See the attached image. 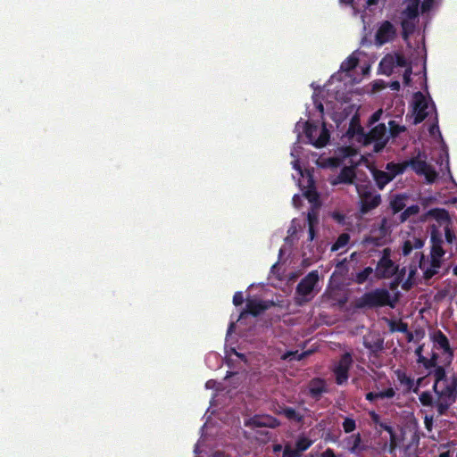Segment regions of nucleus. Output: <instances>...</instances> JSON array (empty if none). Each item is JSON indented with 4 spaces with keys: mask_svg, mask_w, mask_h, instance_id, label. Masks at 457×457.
<instances>
[{
    "mask_svg": "<svg viewBox=\"0 0 457 457\" xmlns=\"http://www.w3.org/2000/svg\"><path fill=\"white\" fill-rule=\"evenodd\" d=\"M435 396L430 391H423L419 400L424 407H435L438 416H444L457 401V375L448 377L443 366L433 370Z\"/></svg>",
    "mask_w": 457,
    "mask_h": 457,
    "instance_id": "nucleus-1",
    "label": "nucleus"
},
{
    "mask_svg": "<svg viewBox=\"0 0 457 457\" xmlns=\"http://www.w3.org/2000/svg\"><path fill=\"white\" fill-rule=\"evenodd\" d=\"M428 228L430 233L429 242L431 245L429 260L426 259L422 252H417L414 255V258L419 261L420 269L423 271V278L427 281L438 273L443 264V257L445 254V251L443 248V236L438 226L431 224Z\"/></svg>",
    "mask_w": 457,
    "mask_h": 457,
    "instance_id": "nucleus-2",
    "label": "nucleus"
},
{
    "mask_svg": "<svg viewBox=\"0 0 457 457\" xmlns=\"http://www.w3.org/2000/svg\"><path fill=\"white\" fill-rule=\"evenodd\" d=\"M395 307V303L391 301V295L388 290L384 288H377L370 292L364 293L358 300L357 307L359 308H376L383 306Z\"/></svg>",
    "mask_w": 457,
    "mask_h": 457,
    "instance_id": "nucleus-3",
    "label": "nucleus"
},
{
    "mask_svg": "<svg viewBox=\"0 0 457 457\" xmlns=\"http://www.w3.org/2000/svg\"><path fill=\"white\" fill-rule=\"evenodd\" d=\"M388 140L389 137L387 136L386 125L379 123L371 129L370 132L365 133L362 144L368 145L374 143L373 151L379 153L386 147Z\"/></svg>",
    "mask_w": 457,
    "mask_h": 457,
    "instance_id": "nucleus-4",
    "label": "nucleus"
},
{
    "mask_svg": "<svg viewBox=\"0 0 457 457\" xmlns=\"http://www.w3.org/2000/svg\"><path fill=\"white\" fill-rule=\"evenodd\" d=\"M408 62L402 53L386 54L378 64L380 73L390 76L395 67H406Z\"/></svg>",
    "mask_w": 457,
    "mask_h": 457,
    "instance_id": "nucleus-5",
    "label": "nucleus"
},
{
    "mask_svg": "<svg viewBox=\"0 0 457 457\" xmlns=\"http://www.w3.org/2000/svg\"><path fill=\"white\" fill-rule=\"evenodd\" d=\"M353 360L352 353L346 352L343 353L333 369V373L335 375L336 383L337 385H343L347 382L349 378V370L353 366Z\"/></svg>",
    "mask_w": 457,
    "mask_h": 457,
    "instance_id": "nucleus-6",
    "label": "nucleus"
},
{
    "mask_svg": "<svg viewBox=\"0 0 457 457\" xmlns=\"http://www.w3.org/2000/svg\"><path fill=\"white\" fill-rule=\"evenodd\" d=\"M406 167H411L416 174L423 175L428 183H433L437 178V173L435 169L428 164L425 160H420V155L405 161Z\"/></svg>",
    "mask_w": 457,
    "mask_h": 457,
    "instance_id": "nucleus-7",
    "label": "nucleus"
},
{
    "mask_svg": "<svg viewBox=\"0 0 457 457\" xmlns=\"http://www.w3.org/2000/svg\"><path fill=\"white\" fill-rule=\"evenodd\" d=\"M428 103L421 92H416L413 95V121L414 125L422 122L428 115Z\"/></svg>",
    "mask_w": 457,
    "mask_h": 457,
    "instance_id": "nucleus-8",
    "label": "nucleus"
},
{
    "mask_svg": "<svg viewBox=\"0 0 457 457\" xmlns=\"http://www.w3.org/2000/svg\"><path fill=\"white\" fill-rule=\"evenodd\" d=\"M397 35L396 28L389 21H385L379 25L375 34V44L381 46L388 42L393 41Z\"/></svg>",
    "mask_w": 457,
    "mask_h": 457,
    "instance_id": "nucleus-9",
    "label": "nucleus"
},
{
    "mask_svg": "<svg viewBox=\"0 0 457 457\" xmlns=\"http://www.w3.org/2000/svg\"><path fill=\"white\" fill-rule=\"evenodd\" d=\"M399 266L392 260L379 259L376 269L375 277L378 279L390 278L398 272Z\"/></svg>",
    "mask_w": 457,
    "mask_h": 457,
    "instance_id": "nucleus-10",
    "label": "nucleus"
},
{
    "mask_svg": "<svg viewBox=\"0 0 457 457\" xmlns=\"http://www.w3.org/2000/svg\"><path fill=\"white\" fill-rule=\"evenodd\" d=\"M319 280L318 271L312 270L308 273L301 281L298 283L296 287V294L301 296H307L314 289L316 283Z\"/></svg>",
    "mask_w": 457,
    "mask_h": 457,
    "instance_id": "nucleus-11",
    "label": "nucleus"
},
{
    "mask_svg": "<svg viewBox=\"0 0 457 457\" xmlns=\"http://www.w3.org/2000/svg\"><path fill=\"white\" fill-rule=\"evenodd\" d=\"M314 131H317V127L306 123L305 134L310 142L317 148L324 147L329 141L330 135L328 130L324 126L317 139H313L312 137V133Z\"/></svg>",
    "mask_w": 457,
    "mask_h": 457,
    "instance_id": "nucleus-12",
    "label": "nucleus"
},
{
    "mask_svg": "<svg viewBox=\"0 0 457 457\" xmlns=\"http://www.w3.org/2000/svg\"><path fill=\"white\" fill-rule=\"evenodd\" d=\"M381 203V196L379 194H374L370 191H366L361 195V213H368L369 212L377 208Z\"/></svg>",
    "mask_w": 457,
    "mask_h": 457,
    "instance_id": "nucleus-13",
    "label": "nucleus"
},
{
    "mask_svg": "<svg viewBox=\"0 0 457 457\" xmlns=\"http://www.w3.org/2000/svg\"><path fill=\"white\" fill-rule=\"evenodd\" d=\"M363 345L370 354L377 355L384 349V338L379 334H369L363 337Z\"/></svg>",
    "mask_w": 457,
    "mask_h": 457,
    "instance_id": "nucleus-14",
    "label": "nucleus"
},
{
    "mask_svg": "<svg viewBox=\"0 0 457 457\" xmlns=\"http://www.w3.org/2000/svg\"><path fill=\"white\" fill-rule=\"evenodd\" d=\"M253 428H275L279 426V421L272 416H258L255 415L246 423Z\"/></svg>",
    "mask_w": 457,
    "mask_h": 457,
    "instance_id": "nucleus-15",
    "label": "nucleus"
},
{
    "mask_svg": "<svg viewBox=\"0 0 457 457\" xmlns=\"http://www.w3.org/2000/svg\"><path fill=\"white\" fill-rule=\"evenodd\" d=\"M356 178V173L353 166H345L341 169L339 174L331 180V185L337 186L338 184H353Z\"/></svg>",
    "mask_w": 457,
    "mask_h": 457,
    "instance_id": "nucleus-16",
    "label": "nucleus"
},
{
    "mask_svg": "<svg viewBox=\"0 0 457 457\" xmlns=\"http://www.w3.org/2000/svg\"><path fill=\"white\" fill-rule=\"evenodd\" d=\"M273 305V302L262 300H248L245 312L256 317Z\"/></svg>",
    "mask_w": 457,
    "mask_h": 457,
    "instance_id": "nucleus-17",
    "label": "nucleus"
},
{
    "mask_svg": "<svg viewBox=\"0 0 457 457\" xmlns=\"http://www.w3.org/2000/svg\"><path fill=\"white\" fill-rule=\"evenodd\" d=\"M308 390L310 396L318 401L327 392L326 381L320 378H313L309 383Z\"/></svg>",
    "mask_w": 457,
    "mask_h": 457,
    "instance_id": "nucleus-18",
    "label": "nucleus"
},
{
    "mask_svg": "<svg viewBox=\"0 0 457 457\" xmlns=\"http://www.w3.org/2000/svg\"><path fill=\"white\" fill-rule=\"evenodd\" d=\"M431 338L437 349L443 350L445 353L449 354L451 357L453 356V351L450 346L449 340L441 330H436L431 336Z\"/></svg>",
    "mask_w": 457,
    "mask_h": 457,
    "instance_id": "nucleus-19",
    "label": "nucleus"
},
{
    "mask_svg": "<svg viewBox=\"0 0 457 457\" xmlns=\"http://www.w3.org/2000/svg\"><path fill=\"white\" fill-rule=\"evenodd\" d=\"M425 216H430L435 219L439 226H443L445 228V224L452 225V219L447 210L444 208H432L428 210Z\"/></svg>",
    "mask_w": 457,
    "mask_h": 457,
    "instance_id": "nucleus-20",
    "label": "nucleus"
},
{
    "mask_svg": "<svg viewBox=\"0 0 457 457\" xmlns=\"http://www.w3.org/2000/svg\"><path fill=\"white\" fill-rule=\"evenodd\" d=\"M345 443L346 445L345 448L351 453H358L364 450V447L361 446V436L360 433L353 434L346 437Z\"/></svg>",
    "mask_w": 457,
    "mask_h": 457,
    "instance_id": "nucleus-21",
    "label": "nucleus"
},
{
    "mask_svg": "<svg viewBox=\"0 0 457 457\" xmlns=\"http://www.w3.org/2000/svg\"><path fill=\"white\" fill-rule=\"evenodd\" d=\"M395 375L397 377L398 381L405 386L407 391L412 390L414 393H418L421 378H419L418 385L414 387V379L410 376H407V374L404 371L397 370H395Z\"/></svg>",
    "mask_w": 457,
    "mask_h": 457,
    "instance_id": "nucleus-22",
    "label": "nucleus"
},
{
    "mask_svg": "<svg viewBox=\"0 0 457 457\" xmlns=\"http://www.w3.org/2000/svg\"><path fill=\"white\" fill-rule=\"evenodd\" d=\"M425 241L420 237L407 239L403 243L402 253L403 256L409 255L413 249H420L424 246Z\"/></svg>",
    "mask_w": 457,
    "mask_h": 457,
    "instance_id": "nucleus-23",
    "label": "nucleus"
},
{
    "mask_svg": "<svg viewBox=\"0 0 457 457\" xmlns=\"http://www.w3.org/2000/svg\"><path fill=\"white\" fill-rule=\"evenodd\" d=\"M347 135L351 137L354 136L360 137V141H363V137L365 135L364 129L360 124L359 118L357 116H353L350 121L349 128L347 129Z\"/></svg>",
    "mask_w": 457,
    "mask_h": 457,
    "instance_id": "nucleus-24",
    "label": "nucleus"
},
{
    "mask_svg": "<svg viewBox=\"0 0 457 457\" xmlns=\"http://www.w3.org/2000/svg\"><path fill=\"white\" fill-rule=\"evenodd\" d=\"M371 173L377 187L380 190H382L386 185L392 181V177H390L386 171L374 169L371 170Z\"/></svg>",
    "mask_w": 457,
    "mask_h": 457,
    "instance_id": "nucleus-25",
    "label": "nucleus"
},
{
    "mask_svg": "<svg viewBox=\"0 0 457 457\" xmlns=\"http://www.w3.org/2000/svg\"><path fill=\"white\" fill-rule=\"evenodd\" d=\"M420 0H407V5L403 11V14L409 20H414L419 15V6Z\"/></svg>",
    "mask_w": 457,
    "mask_h": 457,
    "instance_id": "nucleus-26",
    "label": "nucleus"
},
{
    "mask_svg": "<svg viewBox=\"0 0 457 457\" xmlns=\"http://www.w3.org/2000/svg\"><path fill=\"white\" fill-rule=\"evenodd\" d=\"M406 162L395 163V162H388L386 166V172L390 177H392V180L400 174H403L406 170Z\"/></svg>",
    "mask_w": 457,
    "mask_h": 457,
    "instance_id": "nucleus-27",
    "label": "nucleus"
},
{
    "mask_svg": "<svg viewBox=\"0 0 457 457\" xmlns=\"http://www.w3.org/2000/svg\"><path fill=\"white\" fill-rule=\"evenodd\" d=\"M407 196L404 195H395L393 199L390 201V208L393 211V213H398L403 211L405 207V200Z\"/></svg>",
    "mask_w": 457,
    "mask_h": 457,
    "instance_id": "nucleus-28",
    "label": "nucleus"
},
{
    "mask_svg": "<svg viewBox=\"0 0 457 457\" xmlns=\"http://www.w3.org/2000/svg\"><path fill=\"white\" fill-rule=\"evenodd\" d=\"M359 63V58L354 55V54H352L349 55L342 63L340 66V69L343 71H351L354 70Z\"/></svg>",
    "mask_w": 457,
    "mask_h": 457,
    "instance_id": "nucleus-29",
    "label": "nucleus"
},
{
    "mask_svg": "<svg viewBox=\"0 0 457 457\" xmlns=\"http://www.w3.org/2000/svg\"><path fill=\"white\" fill-rule=\"evenodd\" d=\"M374 272V270L371 267H366L360 272L355 274L353 281L359 285L365 283L370 276Z\"/></svg>",
    "mask_w": 457,
    "mask_h": 457,
    "instance_id": "nucleus-30",
    "label": "nucleus"
},
{
    "mask_svg": "<svg viewBox=\"0 0 457 457\" xmlns=\"http://www.w3.org/2000/svg\"><path fill=\"white\" fill-rule=\"evenodd\" d=\"M420 210V209L418 204H412L406 209H403V212H402L399 216L400 222H405L411 216L418 214Z\"/></svg>",
    "mask_w": 457,
    "mask_h": 457,
    "instance_id": "nucleus-31",
    "label": "nucleus"
},
{
    "mask_svg": "<svg viewBox=\"0 0 457 457\" xmlns=\"http://www.w3.org/2000/svg\"><path fill=\"white\" fill-rule=\"evenodd\" d=\"M421 360H417L419 363H421L425 369L429 370L431 368L436 369L439 365H437V353H433L431 358L420 357Z\"/></svg>",
    "mask_w": 457,
    "mask_h": 457,
    "instance_id": "nucleus-32",
    "label": "nucleus"
},
{
    "mask_svg": "<svg viewBox=\"0 0 457 457\" xmlns=\"http://www.w3.org/2000/svg\"><path fill=\"white\" fill-rule=\"evenodd\" d=\"M312 445V441L306 436H300L295 442V448L302 454L303 452L306 451Z\"/></svg>",
    "mask_w": 457,
    "mask_h": 457,
    "instance_id": "nucleus-33",
    "label": "nucleus"
},
{
    "mask_svg": "<svg viewBox=\"0 0 457 457\" xmlns=\"http://www.w3.org/2000/svg\"><path fill=\"white\" fill-rule=\"evenodd\" d=\"M350 240V236L347 233H342L337 237V241L333 244L331 250L337 251L345 246Z\"/></svg>",
    "mask_w": 457,
    "mask_h": 457,
    "instance_id": "nucleus-34",
    "label": "nucleus"
},
{
    "mask_svg": "<svg viewBox=\"0 0 457 457\" xmlns=\"http://www.w3.org/2000/svg\"><path fill=\"white\" fill-rule=\"evenodd\" d=\"M283 414L290 420H295L296 422H302L303 416L301 415L299 412H297L294 408L292 407H286L283 410Z\"/></svg>",
    "mask_w": 457,
    "mask_h": 457,
    "instance_id": "nucleus-35",
    "label": "nucleus"
},
{
    "mask_svg": "<svg viewBox=\"0 0 457 457\" xmlns=\"http://www.w3.org/2000/svg\"><path fill=\"white\" fill-rule=\"evenodd\" d=\"M401 26L403 29L402 36L403 39H407L411 34L414 31V24L411 21L403 20L401 21Z\"/></svg>",
    "mask_w": 457,
    "mask_h": 457,
    "instance_id": "nucleus-36",
    "label": "nucleus"
},
{
    "mask_svg": "<svg viewBox=\"0 0 457 457\" xmlns=\"http://www.w3.org/2000/svg\"><path fill=\"white\" fill-rule=\"evenodd\" d=\"M342 428L345 433L349 434L356 429V421L351 417H345L342 422Z\"/></svg>",
    "mask_w": 457,
    "mask_h": 457,
    "instance_id": "nucleus-37",
    "label": "nucleus"
},
{
    "mask_svg": "<svg viewBox=\"0 0 457 457\" xmlns=\"http://www.w3.org/2000/svg\"><path fill=\"white\" fill-rule=\"evenodd\" d=\"M389 328H390V331H392V332H395V331L402 332V333L408 332V324L402 320H399V321L391 320L389 322Z\"/></svg>",
    "mask_w": 457,
    "mask_h": 457,
    "instance_id": "nucleus-38",
    "label": "nucleus"
},
{
    "mask_svg": "<svg viewBox=\"0 0 457 457\" xmlns=\"http://www.w3.org/2000/svg\"><path fill=\"white\" fill-rule=\"evenodd\" d=\"M308 355V352H303L302 353H299L298 351H287V353H285L283 355H282V360H297V361H301L303 360L305 356Z\"/></svg>",
    "mask_w": 457,
    "mask_h": 457,
    "instance_id": "nucleus-39",
    "label": "nucleus"
},
{
    "mask_svg": "<svg viewBox=\"0 0 457 457\" xmlns=\"http://www.w3.org/2000/svg\"><path fill=\"white\" fill-rule=\"evenodd\" d=\"M389 126V134L392 137H396L400 133L404 132L406 128L404 126H401L397 124L395 120H390L388 122Z\"/></svg>",
    "mask_w": 457,
    "mask_h": 457,
    "instance_id": "nucleus-40",
    "label": "nucleus"
},
{
    "mask_svg": "<svg viewBox=\"0 0 457 457\" xmlns=\"http://www.w3.org/2000/svg\"><path fill=\"white\" fill-rule=\"evenodd\" d=\"M445 240L448 244H453L456 240V236L452 228V225L445 224L444 228Z\"/></svg>",
    "mask_w": 457,
    "mask_h": 457,
    "instance_id": "nucleus-41",
    "label": "nucleus"
},
{
    "mask_svg": "<svg viewBox=\"0 0 457 457\" xmlns=\"http://www.w3.org/2000/svg\"><path fill=\"white\" fill-rule=\"evenodd\" d=\"M299 451L293 449L289 444H287L283 449L282 457H301Z\"/></svg>",
    "mask_w": 457,
    "mask_h": 457,
    "instance_id": "nucleus-42",
    "label": "nucleus"
},
{
    "mask_svg": "<svg viewBox=\"0 0 457 457\" xmlns=\"http://www.w3.org/2000/svg\"><path fill=\"white\" fill-rule=\"evenodd\" d=\"M308 227H315L319 222L318 213L312 209L307 214Z\"/></svg>",
    "mask_w": 457,
    "mask_h": 457,
    "instance_id": "nucleus-43",
    "label": "nucleus"
},
{
    "mask_svg": "<svg viewBox=\"0 0 457 457\" xmlns=\"http://www.w3.org/2000/svg\"><path fill=\"white\" fill-rule=\"evenodd\" d=\"M380 399H391L395 395V391L393 387H388L386 390L378 392Z\"/></svg>",
    "mask_w": 457,
    "mask_h": 457,
    "instance_id": "nucleus-44",
    "label": "nucleus"
},
{
    "mask_svg": "<svg viewBox=\"0 0 457 457\" xmlns=\"http://www.w3.org/2000/svg\"><path fill=\"white\" fill-rule=\"evenodd\" d=\"M364 243L371 244L374 246H380V245H382L381 238L378 237H372V236L365 237Z\"/></svg>",
    "mask_w": 457,
    "mask_h": 457,
    "instance_id": "nucleus-45",
    "label": "nucleus"
},
{
    "mask_svg": "<svg viewBox=\"0 0 457 457\" xmlns=\"http://www.w3.org/2000/svg\"><path fill=\"white\" fill-rule=\"evenodd\" d=\"M411 73H412V69L409 64H407L406 69L403 73L404 85L408 86L410 84Z\"/></svg>",
    "mask_w": 457,
    "mask_h": 457,
    "instance_id": "nucleus-46",
    "label": "nucleus"
},
{
    "mask_svg": "<svg viewBox=\"0 0 457 457\" xmlns=\"http://www.w3.org/2000/svg\"><path fill=\"white\" fill-rule=\"evenodd\" d=\"M434 418L432 415H426L424 418V425L428 431H431L433 428Z\"/></svg>",
    "mask_w": 457,
    "mask_h": 457,
    "instance_id": "nucleus-47",
    "label": "nucleus"
},
{
    "mask_svg": "<svg viewBox=\"0 0 457 457\" xmlns=\"http://www.w3.org/2000/svg\"><path fill=\"white\" fill-rule=\"evenodd\" d=\"M244 303V296L242 292H236L233 296V303L236 306L241 305Z\"/></svg>",
    "mask_w": 457,
    "mask_h": 457,
    "instance_id": "nucleus-48",
    "label": "nucleus"
},
{
    "mask_svg": "<svg viewBox=\"0 0 457 457\" xmlns=\"http://www.w3.org/2000/svg\"><path fill=\"white\" fill-rule=\"evenodd\" d=\"M433 3H434V0H423V2L421 3V12L423 13L430 11V9L432 8V5H433Z\"/></svg>",
    "mask_w": 457,
    "mask_h": 457,
    "instance_id": "nucleus-49",
    "label": "nucleus"
},
{
    "mask_svg": "<svg viewBox=\"0 0 457 457\" xmlns=\"http://www.w3.org/2000/svg\"><path fill=\"white\" fill-rule=\"evenodd\" d=\"M418 268H420L419 264L418 265H416V264H410V266H409V274H408V278H410V279L413 280L414 277L417 274Z\"/></svg>",
    "mask_w": 457,
    "mask_h": 457,
    "instance_id": "nucleus-50",
    "label": "nucleus"
},
{
    "mask_svg": "<svg viewBox=\"0 0 457 457\" xmlns=\"http://www.w3.org/2000/svg\"><path fill=\"white\" fill-rule=\"evenodd\" d=\"M383 112L381 109L376 111L370 118V124H373L377 121H378L381 118V115H382Z\"/></svg>",
    "mask_w": 457,
    "mask_h": 457,
    "instance_id": "nucleus-51",
    "label": "nucleus"
},
{
    "mask_svg": "<svg viewBox=\"0 0 457 457\" xmlns=\"http://www.w3.org/2000/svg\"><path fill=\"white\" fill-rule=\"evenodd\" d=\"M397 447L396 435L390 436L389 453H393Z\"/></svg>",
    "mask_w": 457,
    "mask_h": 457,
    "instance_id": "nucleus-52",
    "label": "nucleus"
},
{
    "mask_svg": "<svg viewBox=\"0 0 457 457\" xmlns=\"http://www.w3.org/2000/svg\"><path fill=\"white\" fill-rule=\"evenodd\" d=\"M366 400L370 401V402H374L378 399H380L379 398V395H378V392L376 393V392H369L366 394V396H365Z\"/></svg>",
    "mask_w": 457,
    "mask_h": 457,
    "instance_id": "nucleus-53",
    "label": "nucleus"
},
{
    "mask_svg": "<svg viewBox=\"0 0 457 457\" xmlns=\"http://www.w3.org/2000/svg\"><path fill=\"white\" fill-rule=\"evenodd\" d=\"M379 427L382 429H384L385 431H386L389 434V436H392V435L395 434V429L393 428V427H391L390 425H387L386 423H380Z\"/></svg>",
    "mask_w": 457,
    "mask_h": 457,
    "instance_id": "nucleus-54",
    "label": "nucleus"
},
{
    "mask_svg": "<svg viewBox=\"0 0 457 457\" xmlns=\"http://www.w3.org/2000/svg\"><path fill=\"white\" fill-rule=\"evenodd\" d=\"M320 457H338L333 449L327 448L324 452L321 453Z\"/></svg>",
    "mask_w": 457,
    "mask_h": 457,
    "instance_id": "nucleus-55",
    "label": "nucleus"
},
{
    "mask_svg": "<svg viewBox=\"0 0 457 457\" xmlns=\"http://www.w3.org/2000/svg\"><path fill=\"white\" fill-rule=\"evenodd\" d=\"M413 286V280L412 279H410V278H407L403 284H402V288L405 291H408L410 290Z\"/></svg>",
    "mask_w": 457,
    "mask_h": 457,
    "instance_id": "nucleus-56",
    "label": "nucleus"
},
{
    "mask_svg": "<svg viewBox=\"0 0 457 457\" xmlns=\"http://www.w3.org/2000/svg\"><path fill=\"white\" fill-rule=\"evenodd\" d=\"M392 251L389 247L384 248L382 251V256L380 259L391 260Z\"/></svg>",
    "mask_w": 457,
    "mask_h": 457,
    "instance_id": "nucleus-57",
    "label": "nucleus"
},
{
    "mask_svg": "<svg viewBox=\"0 0 457 457\" xmlns=\"http://www.w3.org/2000/svg\"><path fill=\"white\" fill-rule=\"evenodd\" d=\"M406 269L403 268L400 271L398 270L396 275V284H400V282L403 280V276L405 275Z\"/></svg>",
    "mask_w": 457,
    "mask_h": 457,
    "instance_id": "nucleus-58",
    "label": "nucleus"
},
{
    "mask_svg": "<svg viewBox=\"0 0 457 457\" xmlns=\"http://www.w3.org/2000/svg\"><path fill=\"white\" fill-rule=\"evenodd\" d=\"M315 237V229L314 227L310 226L308 228V240L312 241Z\"/></svg>",
    "mask_w": 457,
    "mask_h": 457,
    "instance_id": "nucleus-59",
    "label": "nucleus"
},
{
    "mask_svg": "<svg viewBox=\"0 0 457 457\" xmlns=\"http://www.w3.org/2000/svg\"><path fill=\"white\" fill-rule=\"evenodd\" d=\"M423 352V345H419L415 350V354L418 357L417 360H421L420 357H424L422 354Z\"/></svg>",
    "mask_w": 457,
    "mask_h": 457,
    "instance_id": "nucleus-60",
    "label": "nucleus"
},
{
    "mask_svg": "<svg viewBox=\"0 0 457 457\" xmlns=\"http://www.w3.org/2000/svg\"><path fill=\"white\" fill-rule=\"evenodd\" d=\"M283 449H284V447L280 444H276V445H273V446H272L273 453H275L282 451Z\"/></svg>",
    "mask_w": 457,
    "mask_h": 457,
    "instance_id": "nucleus-61",
    "label": "nucleus"
},
{
    "mask_svg": "<svg viewBox=\"0 0 457 457\" xmlns=\"http://www.w3.org/2000/svg\"><path fill=\"white\" fill-rule=\"evenodd\" d=\"M312 194H313L314 198H316V197L318 196V195H317V193H316L315 191H313V192H312V190H308V191L306 192V194H305V195H306V196L309 198V200H310V201H312Z\"/></svg>",
    "mask_w": 457,
    "mask_h": 457,
    "instance_id": "nucleus-62",
    "label": "nucleus"
},
{
    "mask_svg": "<svg viewBox=\"0 0 457 457\" xmlns=\"http://www.w3.org/2000/svg\"><path fill=\"white\" fill-rule=\"evenodd\" d=\"M390 87H391V88H392L393 90H399V89H400V82H399V81H393V82L391 83V86H390Z\"/></svg>",
    "mask_w": 457,
    "mask_h": 457,
    "instance_id": "nucleus-63",
    "label": "nucleus"
},
{
    "mask_svg": "<svg viewBox=\"0 0 457 457\" xmlns=\"http://www.w3.org/2000/svg\"><path fill=\"white\" fill-rule=\"evenodd\" d=\"M436 129V130H439V127H438L437 123L433 124V125H431V126H430V128H429V133H430L431 135H433Z\"/></svg>",
    "mask_w": 457,
    "mask_h": 457,
    "instance_id": "nucleus-64",
    "label": "nucleus"
}]
</instances>
